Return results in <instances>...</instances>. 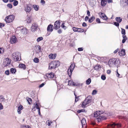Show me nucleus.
<instances>
[{"label": "nucleus", "mask_w": 128, "mask_h": 128, "mask_svg": "<svg viewBox=\"0 0 128 128\" xmlns=\"http://www.w3.org/2000/svg\"><path fill=\"white\" fill-rule=\"evenodd\" d=\"M92 97L90 96H89L86 98L85 100L80 104L81 106L83 108H84L88 106L90 104L92 101Z\"/></svg>", "instance_id": "f257e3e1"}, {"label": "nucleus", "mask_w": 128, "mask_h": 128, "mask_svg": "<svg viewBox=\"0 0 128 128\" xmlns=\"http://www.w3.org/2000/svg\"><path fill=\"white\" fill-rule=\"evenodd\" d=\"M60 65V63L58 60H54L50 63L49 68L50 69H55L58 66Z\"/></svg>", "instance_id": "f03ea898"}, {"label": "nucleus", "mask_w": 128, "mask_h": 128, "mask_svg": "<svg viewBox=\"0 0 128 128\" xmlns=\"http://www.w3.org/2000/svg\"><path fill=\"white\" fill-rule=\"evenodd\" d=\"M19 56L18 52H14L12 54V58L14 61H19L21 60V58H19Z\"/></svg>", "instance_id": "7ed1b4c3"}, {"label": "nucleus", "mask_w": 128, "mask_h": 128, "mask_svg": "<svg viewBox=\"0 0 128 128\" xmlns=\"http://www.w3.org/2000/svg\"><path fill=\"white\" fill-rule=\"evenodd\" d=\"M14 15H10L6 17L5 21L6 23H9L12 22L14 20Z\"/></svg>", "instance_id": "20e7f679"}, {"label": "nucleus", "mask_w": 128, "mask_h": 128, "mask_svg": "<svg viewBox=\"0 0 128 128\" xmlns=\"http://www.w3.org/2000/svg\"><path fill=\"white\" fill-rule=\"evenodd\" d=\"M108 116L107 114L106 113L103 114L99 116L98 118H97L96 120L98 122H99L101 120H106Z\"/></svg>", "instance_id": "39448f33"}, {"label": "nucleus", "mask_w": 128, "mask_h": 128, "mask_svg": "<svg viewBox=\"0 0 128 128\" xmlns=\"http://www.w3.org/2000/svg\"><path fill=\"white\" fill-rule=\"evenodd\" d=\"M24 10L26 13H29L32 10V6L30 4H27L24 7Z\"/></svg>", "instance_id": "423d86ee"}, {"label": "nucleus", "mask_w": 128, "mask_h": 128, "mask_svg": "<svg viewBox=\"0 0 128 128\" xmlns=\"http://www.w3.org/2000/svg\"><path fill=\"white\" fill-rule=\"evenodd\" d=\"M115 126H117L118 128H119L121 126V124H116L113 123L112 124H110L108 125V128H114Z\"/></svg>", "instance_id": "0eeeda50"}, {"label": "nucleus", "mask_w": 128, "mask_h": 128, "mask_svg": "<svg viewBox=\"0 0 128 128\" xmlns=\"http://www.w3.org/2000/svg\"><path fill=\"white\" fill-rule=\"evenodd\" d=\"M99 16L102 19L105 20H106L108 19V18L106 16L104 13L100 12L98 14Z\"/></svg>", "instance_id": "6e6552de"}, {"label": "nucleus", "mask_w": 128, "mask_h": 128, "mask_svg": "<svg viewBox=\"0 0 128 128\" xmlns=\"http://www.w3.org/2000/svg\"><path fill=\"white\" fill-rule=\"evenodd\" d=\"M38 27V25L36 24L33 23L31 27V30L32 32H34L36 31Z\"/></svg>", "instance_id": "1a4fd4ad"}, {"label": "nucleus", "mask_w": 128, "mask_h": 128, "mask_svg": "<svg viewBox=\"0 0 128 128\" xmlns=\"http://www.w3.org/2000/svg\"><path fill=\"white\" fill-rule=\"evenodd\" d=\"M17 41V39L15 36H12L10 38V42L12 44L16 43Z\"/></svg>", "instance_id": "9d476101"}, {"label": "nucleus", "mask_w": 128, "mask_h": 128, "mask_svg": "<svg viewBox=\"0 0 128 128\" xmlns=\"http://www.w3.org/2000/svg\"><path fill=\"white\" fill-rule=\"evenodd\" d=\"M60 22L59 21H56L54 23V29L57 30L60 28Z\"/></svg>", "instance_id": "9b49d317"}, {"label": "nucleus", "mask_w": 128, "mask_h": 128, "mask_svg": "<svg viewBox=\"0 0 128 128\" xmlns=\"http://www.w3.org/2000/svg\"><path fill=\"white\" fill-rule=\"evenodd\" d=\"M114 66H117L120 63V61L118 58H113Z\"/></svg>", "instance_id": "f8f14e48"}, {"label": "nucleus", "mask_w": 128, "mask_h": 128, "mask_svg": "<svg viewBox=\"0 0 128 128\" xmlns=\"http://www.w3.org/2000/svg\"><path fill=\"white\" fill-rule=\"evenodd\" d=\"M46 76L48 79L49 78L51 79L54 78V74L53 72H52L47 74Z\"/></svg>", "instance_id": "ddd939ff"}, {"label": "nucleus", "mask_w": 128, "mask_h": 128, "mask_svg": "<svg viewBox=\"0 0 128 128\" xmlns=\"http://www.w3.org/2000/svg\"><path fill=\"white\" fill-rule=\"evenodd\" d=\"M21 33L24 34L26 35L28 33V31L27 29L25 28H23L22 27H21Z\"/></svg>", "instance_id": "4468645a"}, {"label": "nucleus", "mask_w": 128, "mask_h": 128, "mask_svg": "<svg viewBox=\"0 0 128 128\" xmlns=\"http://www.w3.org/2000/svg\"><path fill=\"white\" fill-rule=\"evenodd\" d=\"M114 60L113 58L111 59H110L108 62V65L110 67H114Z\"/></svg>", "instance_id": "2eb2a0df"}, {"label": "nucleus", "mask_w": 128, "mask_h": 128, "mask_svg": "<svg viewBox=\"0 0 128 128\" xmlns=\"http://www.w3.org/2000/svg\"><path fill=\"white\" fill-rule=\"evenodd\" d=\"M11 62V60L8 58H7L6 59V61L4 62V64L6 66H8L10 64Z\"/></svg>", "instance_id": "dca6fc26"}, {"label": "nucleus", "mask_w": 128, "mask_h": 128, "mask_svg": "<svg viewBox=\"0 0 128 128\" xmlns=\"http://www.w3.org/2000/svg\"><path fill=\"white\" fill-rule=\"evenodd\" d=\"M53 26V25H52L51 24H50L48 25L47 28V31L48 32H52L53 30V29L52 28Z\"/></svg>", "instance_id": "f3484780"}, {"label": "nucleus", "mask_w": 128, "mask_h": 128, "mask_svg": "<svg viewBox=\"0 0 128 128\" xmlns=\"http://www.w3.org/2000/svg\"><path fill=\"white\" fill-rule=\"evenodd\" d=\"M56 54H50L48 56L49 58L52 59H54L56 58Z\"/></svg>", "instance_id": "a211bd4d"}, {"label": "nucleus", "mask_w": 128, "mask_h": 128, "mask_svg": "<svg viewBox=\"0 0 128 128\" xmlns=\"http://www.w3.org/2000/svg\"><path fill=\"white\" fill-rule=\"evenodd\" d=\"M119 54L121 56H124L126 54L125 50L124 49L122 50L121 51L118 52Z\"/></svg>", "instance_id": "6ab92c4d"}, {"label": "nucleus", "mask_w": 128, "mask_h": 128, "mask_svg": "<svg viewBox=\"0 0 128 128\" xmlns=\"http://www.w3.org/2000/svg\"><path fill=\"white\" fill-rule=\"evenodd\" d=\"M23 108V107L22 106L20 105L18 108V109L17 110V112L18 114H21L22 111L21 110H22Z\"/></svg>", "instance_id": "aec40b11"}, {"label": "nucleus", "mask_w": 128, "mask_h": 128, "mask_svg": "<svg viewBox=\"0 0 128 128\" xmlns=\"http://www.w3.org/2000/svg\"><path fill=\"white\" fill-rule=\"evenodd\" d=\"M21 27H18L16 29L15 32L17 34H18L20 33H21Z\"/></svg>", "instance_id": "412c9836"}, {"label": "nucleus", "mask_w": 128, "mask_h": 128, "mask_svg": "<svg viewBox=\"0 0 128 128\" xmlns=\"http://www.w3.org/2000/svg\"><path fill=\"white\" fill-rule=\"evenodd\" d=\"M81 123L82 124V126L83 127L84 126H85V127L86 126V119L84 118H83L81 121Z\"/></svg>", "instance_id": "4be33fe9"}, {"label": "nucleus", "mask_w": 128, "mask_h": 128, "mask_svg": "<svg viewBox=\"0 0 128 128\" xmlns=\"http://www.w3.org/2000/svg\"><path fill=\"white\" fill-rule=\"evenodd\" d=\"M18 67L19 68H23L24 70H25L26 68V65L23 64H19Z\"/></svg>", "instance_id": "5701e85b"}, {"label": "nucleus", "mask_w": 128, "mask_h": 128, "mask_svg": "<svg viewBox=\"0 0 128 128\" xmlns=\"http://www.w3.org/2000/svg\"><path fill=\"white\" fill-rule=\"evenodd\" d=\"M107 0H101V4L102 6H104L106 4Z\"/></svg>", "instance_id": "b1692460"}, {"label": "nucleus", "mask_w": 128, "mask_h": 128, "mask_svg": "<svg viewBox=\"0 0 128 128\" xmlns=\"http://www.w3.org/2000/svg\"><path fill=\"white\" fill-rule=\"evenodd\" d=\"M34 104V106L38 110H40V108L39 107V104H38L37 102H35Z\"/></svg>", "instance_id": "393cba45"}, {"label": "nucleus", "mask_w": 128, "mask_h": 128, "mask_svg": "<svg viewBox=\"0 0 128 128\" xmlns=\"http://www.w3.org/2000/svg\"><path fill=\"white\" fill-rule=\"evenodd\" d=\"M100 112L99 111H97L95 112L94 114V117H97L99 116H100L99 114H100Z\"/></svg>", "instance_id": "a878e982"}, {"label": "nucleus", "mask_w": 128, "mask_h": 128, "mask_svg": "<svg viewBox=\"0 0 128 128\" xmlns=\"http://www.w3.org/2000/svg\"><path fill=\"white\" fill-rule=\"evenodd\" d=\"M116 20L118 22L120 23L122 21V19L120 17H116L115 18Z\"/></svg>", "instance_id": "bb28decb"}, {"label": "nucleus", "mask_w": 128, "mask_h": 128, "mask_svg": "<svg viewBox=\"0 0 128 128\" xmlns=\"http://www.w3.org/2000/svg\"><path fill=\"white\" fill-rule=\"evenodd\" d=\"M73 70H71L69 68L68 70V75L70 76L72 75Z\"/></svg>", "instance_id": "cd10ccee"}, {"label": "nucleus", "mask_w": 128, "mask_h": 128, "mask_svg": "<svg viewBox=\"0 0 128 128\" xmlns=\"http://www.w3.org/2000/svg\"><path fill=\"white\" fill-rule=\"evenodd\" d=\"M33 7L34 10L36 11H38L39 8V6H38L36 5H33Z\"/></svg>", "instance_id": "c85d7f7f"}, {"label": "nucleus", "mask_w": 128, "mask_h": 128, "mask_svg": "<svg viewBox=\"0 0 128 128\" xmlns=\"http://www.w3.org/2000/svg\"><path fill=\"white\" fill-rule=\"evenodd\" d=\"M95 17L93 16H92L88 20V22L90 23L92 22L94 20Z\"/></svg>", "instance_id": "c756f323"}, {"label": "nucleus", "mask_w": 128, "mask_h": 128, "mask_svg": "<svg viewBox=\"0 0 128 128\" xmlns=\"http://www.w3.org/2000/svg\"><path fill=\"white\" fill-rule=\"evenodd\" d=\"M86 112V110L84 109L79 110L77 111V112L78 113H80L81 112Z\"/></svg>", "instance_id": "7c9ffc66"}, {"label": "nucleus", "mask_w": 128, "mask_h": 128, "mask_svg": "<svg viewBox=\"0 0 128 128\" xmlns=\"http://www.w3.org/2000/svg\"><path fill=\"white\" fill-rule=\"evenodd\" d=\"M36 52L38 53L40 52V48H41L40 46H36Z\"/></svg>", "instance_id": "2f4dec72"}, {"label": "nucleus", "mask_w": 128, "mask_h": 128, "mask_svg": "<svg viewBox=\"0 0 128 128\" xmlns=\"http://www.w3.org/2000/svg\"><path fill=\"white\" fill-rule=\"evenodd\" d=\"M20 127L21 128H29L28 126L24 124L21 125L20 126Z\"/></svg>", "instance_id": "473e14b6"}, {"label": "nucleus", "mask_w": 128, "mask_h": 128, "mask_svg": "<svg viewBox=\"0 0 128 128\" xmlns=\"http://www.w3.org/2000/svg\"><path fill=\"white\" fill-rule=\"evenodd\" d=\"M27 22L28 23H29L31 22V20L30 17L29 16H27V17L26 20Z\"/></svg>", "instance_id": "72a5a7b5"}, {"label": "nucleus", "mask_w": 128, "mask_h": 128, "mask_svg": "<svg viewBox=\"0 0 128 128\" xmlns=\"http://www.w3.org/2000/svg\"><path fill=\"white\" fill-rule=\"evenodd\" d=\"M68 85H75L74 83L71 80H69Z\"/></svg>", "instance_id": "f704fd0d"}, {"label": "nucleus", "mask_w": 128, "mask_h": 128, "mask_svg": "<svg viewBox=\"0 0 128 128\" xmlns=\"http://www.w3.org/2000/svg\"><path fill=\"white\" fill-rule=\"evenodd\" d=\"M91 80L90 78H88L86 80V84H89L91 82Z\"/></svg>", "instance_id": "c9c22d12"}, {"label": "nucleus", "mask_w": 128, "mask_h": 128, "mask_svg": "<svg viewBox=\"0 0 128 128\" xmlns=\"http://www.w3.org/2000/svg\"><path fill=\"white\" fill-rule=\"evenodd\" d=\"M101 68V66L99 65H96L94 67V69L96 70H98Z\"/></svg>", "instance_id": "e433bc0d"}, {"label": "nucleus", "mask_w": 128, "mask_h": 128, "mask_svg": "<svg viewBox=\"0 0 128 128\" xmlns=\"http://www.w3.org/2000/svg\"><path fill=\"white\" fill-rule=\"evenodd\" d=\"M72 29L75 32H77L78 31V30L79 29H80V28H77L75 27H74L72 28Z\"/></svg>", "instance_id": "4c0bfd02"}, {"label": "nucleus", "mask_w": 128, "mask_h": 128, "mask_svg": "<svg viewBox=\"0 0 128 128\" xmlns=\"http://www.w3.org/2000/svg\"><path fill=\"white\" fill-rule=\"evenodd\" d=\"M10 72L13 74H14L16 72V69L14 68H11L10 69Z\"/></svg>", "instance_id": "58836bf2"}, {"label": "nucleus", "mask_w": 128, "mask_h": 128, "mask_svg": "<svg viewBox=\"0 0 128 128\" xmlns=\"http://www.w3.org/2000/svg\"><path fill=\"white\" fill-rule=\"evenodd\" d=\"M39 60L38 58H34V62L36 63H38L39 62Z\"/></svg>", "instance_id": "ea45409f"}, {"label": "nucleus", "mask_w": 128, "mask_h": 128, "mask_svg": "<svg viewBox=\"0 0 128 128\" xmlns=\"http://www.w3.org/2000/svg\"><path fill=\"white\" fill-rule=\"evenodd\" d=\"M46 123L49 126H50L51 124L52 123V122L51 121H50L49 120H48L46 122Z\"/></svg>", "instance_id": "a19ab883"}, {"label": "nucleus", "mask_w": 128, "mask_h": 128, "mask_svg": "<svg viewBox=\"0 0 128 128\" xmlns=\"http://www.w3.org/2000/svg\"><path fill=\"white\" fill-rule=\"evenodd\" d=\"M75 65H74L72 64H71L69 67V68L74 70V68Z\"/></svg>", "instance_id": "79ce46f5"}, {"label": "nucleus", "mask_w": 128, "mask_h": 128, "mask_svg": "<svg viewBox=\"0 0 128 128\" xmlns=\"http://www.w3.org/2000/svg\"><path fill=\"white\" fill-rule=\"evenodd\" d=\"M43 40V38L42 37H38L37 39V41L38 42H39L40 41Z\"/></svg>", "instance_id": "37998d69"}, {"label": "nucleus", "mask_w": 128, "mask_h": 128, "mask_svg": "<svg viewBox=\"0 0 128 128\" xmlns=\"http://www.w3.org/2000/svg\"><path fill=\"white\" fill-rule=\"evenodd\" d=\"M7 6L9 8L11 9L12 8V6L11 4H7Z\"/></svg>", "instance_id": "c03bdc74"}, {"label": "nucleus", "mask_w": 128, "mask_h": 128, "mask_svg": "<svg viewBox=\"0 0 128 128\" xmlns=\"http://www.w3.org/2000/svg\"><path fill=\"white\" fill-rule=\"evenodd\" d=\"M18 1L16 0L13 3V5L14 6H16L18 4Z\"/></svg>", "instance_id": "a18cd8bd"}, {"label": "nucleus", "mask_w": 128, "mask_h": 128, "mask_svg": "<svg viewBox=\"0 0 128 128\" xmlns=\"http://www.w3.org/2000/svg\"><path fill=\"white\" fill-rule=\"evenodd\" d=\"M122 33L124 35H125L126 34V31L125 30L122 28Z\"/></svg>", "instance_id": "49530a36"}, {"label": "nucleus", "mask_w": 128, "mask_h": 128, "mask_svg": "<svg viewBox=\"0 0 128 128\" xmlns=\"http://www.w3.org/2000/svg\"><path fill=\"white\" fill-rule=\"evenodd\" d=\"M97 91L96 90H93L92 93V94L93 95H95L96 94Z\"/></svg>", "instance_id": "de8ad7c7"}, {"label": "nucleus", "mask_w": 128, "mask_h": 128, "mask_svg": "<svg viewBox=\"0 0 128 128\" xmlns=\"http://www.w3.org/2000/svg\"><path fill=\"white\" fill-rule=\"evenodd\" d=\"M4 98L2 96H0V102H2L4 100Z\"/></svg>", "instance_id": "09e8293b"}, {"label": "nucleus", "mask_w": 128, "mask_h": 128, "mask_svg": "<svg viewBox=\"0 0 128 128\" xmlns=\"http://www.w3.org/2000/svg\"><path fill=\"white\" fill-rule=\"evenodd\" d=\"M101 78L102 80H104L106 79V77L104 75H102L101 76Z\"/></svg>", "instance_id": "8fccbe9b"}, {"label": "nucleus", "mask_w": 128, "mask_h": 128, "mask_svg": "<svg viewBox=\"0 0 128 128\" xmlns=\"http://www.w3.org/2000/svg\"><path fill=\"white\" fill-rule=\"evenodd\" d=\"M64 23H62L61 25V27L62 28H63L64 29H65L66 28V27L64 25Z\"/></svg>", "instance_id": "3c124183"}, {"label": "nucleus", "mask_w": 128, "mask_h": 128, "mask_svg": "<svg viewBox=\"0 0 128 128\" xmlns=\"http://www.w3.org/2000/svg\"><path fill=\"white\" fill-rule=\"evenodd\" d=\"M4 52V49L3 48H0V54L3 53Z\"/></svg>", "instance_id": "603ef678"}, {"label": "nucleus", "mask_w": 128, "mask_h": 128, "mask_svg": "<svg viewBox=\"0 0 128 128\" xmlns=\"http://www.w3.org/2000/svg\"><path fill=\"white\" fill-rule=\"evenodd\" d=\"M40 3L42 5H44L45 4V2L44 0H41Z\"/></svg>", "instance_id": "864d4df0"}, {"label": "nucleus", "mask_w": 128, "mask_h": 128, "mask_svg": "<svg viewBox=\"0 0 128 128\" xmlns=\"http://www.w3.org/2000/svg\"><path fill=\"white\" fill-rule=\"evenodd\" d=\"M114 24L115 26H118L119 25V23H118V22H114Z\"/></svg>", "instance_id": "5fc2aeb1"}, {"label": "nucleus", "mask_w": 128, "mask_h": 128, "mask_svg": "<svg viewBox=\"0 0 128 128\" xmlns=\"http://www.w3.org/2000/svg\"><path fill=\"white\" fill-rule=\"evenodd\" d=\"M84 31V30L83 29H81L80 28V29H79L78 30V31L77 32H83Z\"/></svg>", "instance_id": "6e6d98bb"}, {"label": "nucleus", "mask_w": 128, "mask_h": 128, "mask_svg": "<svg viewBox=\"0 0 128 128\" xmlns=\"http://www.w3.org/2000/svg\"><path fill=\"white\" fill-rule=\"evenodd\" d=\"M28 103L30 104V102L32 101V100L30 98H28L27 100Z\"/></svg>", "instance_id": "4d7b16f0"}, {"label": "nucleus", "mask_w": 128, "mask_h": 128, "mask_svg": "<svg viewBox=\"0 0 128 128\" xmlns=\"http://www.w3.org/2000/svg\"><path fill=\"white\" fill-rule=\"evenodd\" d=\"M96 22L98 23H100V20L99 18H97L96 19Z\"/></svg>", "instance_id": "13d9d810"}, {"label": "nucleus", "mask_w": 128, "mask_h": 128, "mask_svg": "<svg viewBox=\"0 0 128 128\" xmlns=\"http://www.w3.org/2000/svg\"><path fill=\"white\" fill-rule=\"evenodd\" d=\"M4 24L2 23H0V28L4 27Z\"/></svg>", "instance_id": "bf43d9fd"}, {"label": "nucleus", "mask_w": 128, "mask_h": 128, "mask_svg": "<svg viewBox=\"0 0 128 128\" xmlns=\"http://www.w3.org/2000/svg\"><path fill=\"white\" fill-rule=\"evenodd\" d=\"M45 84V83H42L39 86V88H42V87Z\"/></svg>", "instance_id": "052dcab7"}, {"label": "nucleus", "mask_w": 128, "mask_h": 128, "mask_svg": "<svg viewBox=\"0 0 128 128\" xmlns=\"http://www.w3.org/2000/svg\"><path fill=\"white\" fill-rule=\"evenodd\" d=\"M5 74L7 75H8L9 74V72L8 70H7L5 72Z\"/></svg>", "instance_id": "680f3d73"}, {"label": "nucleus", "mask_w": 128, "mask_h": 128, "mask_svg": "<svg viewBox=\"0 0 128 128\" xmlns=\"http://www.w3.org/2000/svg\"><path fill=\"white\" fill-rule=\"evenodd\" d=\"M78 50L79 51H82L83 50V49L82 48H78Z\"/></svg>", "instance_id": "e2e57ef3"}, {"label": "nucleus", "mask_w": 128, "mask_h": 128, "mask_svg": "<svg viewBox=\"0 0 128 128\" xmlns=\"http://www.w3.org/2000/svg\"><path fill=\"white\" fill-rule=\"evenodd\" d=\"M3 108V106L2 104L0 103V110L2 109Z\"/></svg>", "instance_id": "0e129e2a"}, {"label": "nucleus", "mask_w": 128, "mask_h": 128, "mask_svg": "<svg viewBox=\"0 0 128 128\" xmlns=\"http://www.w3.org/2000/svg\"><path fill=\"white\" fill-rule=\"evenodd\" d=\"M122 37L124 39L126 40L127 39V38L126 37V36L125 35H123L122 36Z\"/></svg>", "instance_id": "69168bd1"}, {"label": "nucleus", "mask_w": 128, "mask_h": 128, "mask_svg": "<svg viewBox=\"0 0 128 128\" xmlns=\"http://www.w3.org/2000/svg\"><path fill=\"white\" fill-rule=\"evenodd\" d=\"M89 18L88 16H86L84 18V20L86 21H87Z\"/></svg>", "instance_id": "338daca9"}, {"label": "nucleus", "mask_w": 128, "mask_h": 128, "mask_svg": "<svg viewBox=\"0 0 128 128\" xmlns=\"http://www.w3.org/2000/svg\"><path fill=\"white\" fill-rule=\"evenodd\" d=\"M87 24L86 23L84 22H83L82 24V26L84 27H86V26Z\"/></svg>", "instance_id": "774afa93"}]
</instances>
